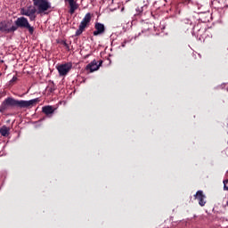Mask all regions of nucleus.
Masks as SVG:
<instances>
[{
    "label": "nucleus",
    "instance_id": "obj_1",
    "mask_svg": "<svg viewBox=\"0 0 228 228\" xmlns=\"http://www.w3.org/2000/svg\"><path fill=\"white\" fill-rule=\"evenodd\" d=\"M14 24H15L14 26H16L17 29H19V28L28 29V32L30 33V35H33V33L35 31V28L31 27L28 19H26L24 17L18 18L14 21Z\"/></svg>",
    "mask_w": 228,
    "mask_h": 228
},
{
    "label": "nucleus",
    "instance_id": "obj_2",
    "mask_svg": "<svg viewBox=\"0 0 228 228\" xmlns=\"http://www.w3.org/2000/svg\"><path fill=\"white\" fill-rule=\"evenodd\" d=\"M0 31L2 33H14V31H17V26L13 25L12 20L1 21Z\"/></svg>",
    "mask_w": 228,
    "mask_h": 228
},
{
    "label": "nucleus",
    "instance_id": "obj_3",
    "mask_svg": "<svg viewBox=\"0 0 228 228\" xmlns=\"http://www.w3.org/2000/svg\"><path fill=\"white\" fill-rule=\"evenodd\" d=\"M13 107H17V100L12 97H9L2 102L0 106V111H4L8 110V108H13Z\"/></svg>",
    "mask_w": 228,
    "mask_h": 228
},
{
    "label": "nucleus",
    "instance_id": "obj_4",
    "mask_svg": "<svg viewBox=\"0 0 228 228\" xmlns=\"http://www.w3.org/2000/svg\"><path fill=\"white\" fill-rule=\"evenodd\" d=\"M92 20V14L90 12L86 13V16L84 17L83 20L81 21L79 25V28L77 30L76 35L79 36L83 31H85V28L88 26V23Z\"/></svg>",
    "mask_w": 228,
    "mask_h": 228
},
{
    "label": "nucleus",
    "instance_id": "obj_5",
    "mask_svg": "<svg viewBox=\"0 0 228 228\" xmlns=\"http://www.w3.org/2000/svg\"><path fill=\"white\" fill-rule=\"evenodd\" d=\"M38 102V98L24 101V100H17V108H33L35 104Z\"/></svg>",
    "mask_w": 228,
    "mask_h": 228
},
{
    "label": "nucleus",
    "instance_id": "obj_6",
    "mask_svg": "<svg viewBox=\"0 0 228 228\" xmlns=\"http://www.w3.org/2000/svg\"><path fill=\"white\" fill-rule=\"evenodd\" d=\"M33 3L39 12H47V9L51 8V4L46 0H33Z\"/></svg>",
    "mask_w": 228,
    "mask_h": 228
},
{
    "label": "nucleus",
    "instance_id": "obj_7",
    "mask_svg": "<svg viewBox=\"0 0 228 228\" xmlns=\"http://www.w3.org/2000/svg\"><path fill=\"white\" fill-rule=\"evenodd\" d=\"M70 69H72V64L70 63L61 64L57 67L60 76H67L70 72Z\"/></svg>",
    "mask_w": 228,
    "mask_h": 228
},
{
    "label": "nucleus",
    "instance_id": "obj_8",
    "mask_svg": "<svg viewBox=\"0 0 228 228\" xmlns=\"http://www.w3.org/2000/svg\"><path fill=\"white\" fill-rule=\"evenodd\" d=\"M37 11L35 9H24L20 10L21 15H26V17H29L30 20H35L37 19V15L35 13Z\"/></svg>",
    "mask_w": 228,
    "mask_h": 228
},
{
    "label": "nucleus",
    "instance_id": "obj_9",
    "mask_svg": "<svg viewBox=\"0 0 228 228\" xmlns=\"http://www.w3.org/2000/svg\"><path fill=\"white\" fill-rule=\"evenodd\" d=\"M194 197L196 200H199L200 206H206V195H204V192L202 191H198Z\"/></svg>",
    "mask_w": 228,
    "mask_h": 228
},
{
    "label": "nucleus",
    "instance_id": "obj_10",
    "mask_svg": "<svg viewBox=\"0 0 228 228\" xmlns=\"http://www.w3.org/2000/svg\"><path fill=\"white\" fill-rule=\"evenodd\" d=\"M95 31L94 32V37H97V35H102L104 33V24L102 23H96L95 24Z\"/></svg>",
    "mask_w": 228,
    "mask_h": 228
},
{
    "label": "nucleus",
    "instance_id": "obj_11",
    "mask_svg": "<svg viewBox=\"0 0 228 228\" xmlns=\"http://www.w3.org/2000/svg\"><path fill=\"white\" fill-rule=\"evenodd\" d=\"M99 67H101V64H98L96 61H93L87 65L86 69L90 70V72H95V70H99Z\"/></svg>",
    "mask_w": 228,
    "mask_h": 228
},
{
    "label": "nucleus",
    "instance_id": "obj_12",
    "mask_svg": "<svg viewBox=\"0 0 228 228\" xmlns=\"http://www.w3.org/2000/svg\"><path fill=\"white\" fill-rule=\"evenodd\" d=\"M66 1H68L69 4V8H70L69 13L72 15L74 13V12H76V10H77V8H79V6L74 0H66Z\"/></svg>",
    "mask_w": 228,
    "mask_h": 228
},
{
    "label": "nucleus",
    "instance_id": "obj_13",
    "mask_svg": "<svg viewBox=\"0 0 228 228\" xmlns=\"http://www.w3.org/2000/svg\"><path fill=\"white\" fill-rule=\"evenodd\" d=\"M43 113H45V115H53L54 109H53V106H45L43 107Z\"/></svg>",
    "mask_w": 228,
    "mask_h": 228
},
{
    "label": "nucleus",
    "instance_id": "obj_14",
    "mask_svg": "<svg viewBox=\"0 0 228 228\" xmlns=\"http://www.w3.org/2000/svg\"><path fill=\"white\" fill-rule=\"evenodd\" d=\"M0 134H2V136H8V134H10V127L4 126L0 128Z\"/></svg>",
    "mask_w": 228,
    "mask_h": 228
},
{
    "label": "nucleus",
    "instance_id": "obj_15",
    "mask_svg": "<svg viewBox=\"0 0 228 228\" xmlns=\"http://www.w3.org/2000/svg\"><path fill=\"white\" fill-rule=\"evenodd\" d=\"M224 190L228 191V180L224 181Z\"/></svg>",
    "mask_w": 228,
    "mask_h": 228
},
{
    "label": "nucleus",
    "instance_id": "obj_16",
    "mask_svg": "<svg viewBox=\"0 0 228 228\" xmlns=\"http://www.w3.org/2000/svg\"><path fill=\"white\" fill-rule=\"evenodd\" d=\"M15 81H17V77H13L11 79L10 83H15Z\"/></svg>",
    "mask_w": 228,
    "mask_h": 228
},
{
    "label": "nucleus",
    "instance_id": "obj_17",
    "mask_svg": "<svg viewBox=\"0 0 228 228\" xmlns=\"http://www.w3.org/2000/svg\"><path fill=\"white\" fill-rule=\"evenodd\" d=\"M0 76H1V73H0Z\"/></svg>",
    "mask_w": 228,
    "mask_h": 228
}]
</instances>
